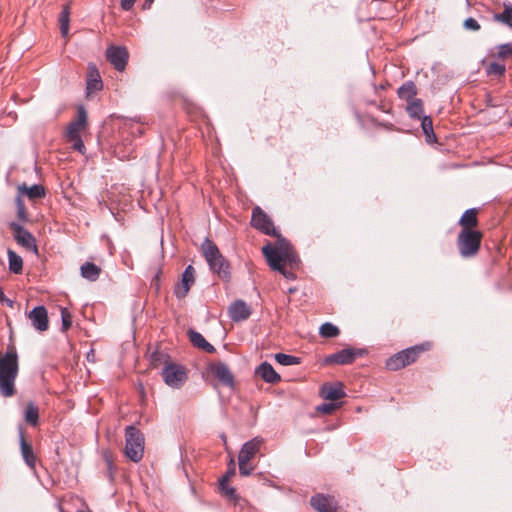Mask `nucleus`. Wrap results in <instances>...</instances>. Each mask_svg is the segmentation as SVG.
<instances>
[{
  "mask_svg": "<svg viewBox=\"0 0 512 512\" xmlns=\"http://www.w3.org/2000/svg\"><path fill=\"white\" fill-rule=\"evenodd\" d=\"M228 313L234 322H240L249 318L251 309L244 301L236 300L230 305Z\"/></svg>",
  "mask_w": 512,
  "mask_h": 512,
  "instance_id": "nucleus-17",
  "label": "nucleus"
},
{
  "mask_svg": "<svg viewBox=\"0 0 512 512\" xmlns=\"http://www.w3.org/2000/svg\"><path fill=\"white\" fill-rule=\"evenodd\" d=\"M209 371L213 374L222 384L233 387L234 386V376L230 371L227 364L223 362H214L209 366Z\"/></svg>",
  "mask_w": 512,
  "mask_h": 512,
  "instance_id": "nucleus-12",
  "label": "nucleus"
},
{
  "mask_svg": "<svg viewBox=\"0 0 512 512\" xmlns=\"http://www.w3.org/2000/svg\"><path fill=\"white\" fill-rule=\"evenodd\" d=\"M20 450L27 466L31 469H35L37 457L33 452L32 445L26 441L22 430H20Z\"/></svg>",
  "mask_w": 512,
  "mask_h": 512,
  "instance_id": "nucleus-19",
  "label": "nucleus"
},
{
  "mask_svg": "<svg viewBox=\"0 0 512 512\" xmlns=\"http://www.w3.org/2000/svg\"><path fill=\"white\" fill-rule=\"evenodd\" d=\"M101 271V268L92 262H85L80 267L81 276L89 281H96L99 278Z\"/></svg>",
  "mask_w": 512,
  "mask_h": 512,
  "instance_id": "nucleus-26",
  "label": "nucleus"
},
{
  "mask_svg": "<svg viewBox=\"0 0 512 512\" xmlns=\"http://www.w3.org/2000/svg\"><path fill=\"white\" fill-rule=\"evenodd\" d=\"M417 94V88L415 84L411 81L405 82L399 89H398V96L405 100L406 102L412 101L415 98Z\"/></svg>",
  "mask_w": 512,
  "mask_h": 512,
  "instance_id": "nucleus-27",
  "label": "nucleus"
},
{
  "mask_svg": "<svg viewBox=\"0 0 512 512\" xmlns=\"http://www.w3.org/2000/svg\"><path fill=\"white\" fill-rule=\"evenodd\" d=\"M431 348L430 343H423L402 350L386 361V367L391 371L400 370L414 362L419 358L420 354Z\"/></svg>",
  "mask_w": 512,
  "mask_h": 512,
  "instance_id": "nucleus-4",
  "label": "nucleus"
},
{
  "mask_svg": "<svg viewBox=\"0 0 512 512\" xmlns=\"http://www.w3.org/2000/svg\"><path fill=\"white\" fill-rule=\"evenodd\" d=\"M136 0H121V7L124 10H129L132 8Z\"/></svg>",
  "mask_w": 512,
  "mask_h": 512,
  "instance_id": "nucleus-46",
  "label": "nucleus"
},
{
  "mask_svg": "<svg viewBox=\"0 0 512 512\" xmlns=\"http://www.w3.org/2000/svg\"><path fill=\"white\" fill-rule=\"evenodd\" d=\"M483 234L481 231L460 230L456 245L463 258L475 257L481 247Z\"/></svg>",
  "mask_w": 512,
  "mask_h": 512,
  "instance_id": "nucleus-5",
  "label": "nucleus"
},
{
  "mask_svg": "<svg viewBox=\"0 0 512 512\" xmlns=\"http://www.w3.org/2000/svg\"><path fill=\"white\" fill-rule=\"evenodd\" d=\"M125 455L133 462H139L144 454V436L139 429L130 425L125 429Z\"/></svg>",
  "mask_w": 512,
  "mask_h": 512,
  "instance_id": "nucleus-6",
  "label": "nucleus"
},
{
  "mask_svg": "<svg viewBox=\"0 0 512 512\" xmlns=\"http://www.w3.org/2000/svg\"><path fill=\"white\" fill-rule=\"evenodd\" d=\"M263 444L264 440L261 437H255L252 440L246 442L239 452L238 459L251 461L260 451Z\"/></svg>",
  "mask_w": 512,
  "mask_h": 512,
  "instance_id": "nucleus-16",
  "label": "nucleus"
},
{
  "mask_svg": "<svg viewBox=\"0 0 512 512\" xmlns=\"http://www.w3.org/2000/svg\"><path fill=\"white\" fill-rule=\"evenodd\" d=\"M235 474V468L229 469L220 480L221 489H225V484L229 482L230 478Z\"/></svg>",
  "mask_w": 512,
  "mask_h": 512,
  "instance_id": "nucleus-45",
  "label": "nucleus"
},
{
  "mask_svg": "<svg viewBox=\"0 0 512 512\" xmlns=\"http://www.w3.org/2000/svg\"><path fill=\"white\" fill-rule=\"evenodd\" d=\"M406 110L410 117L415 119H421L424 111L422 100L416 98L412 101L407 102Z\"/></svg>",
  "mask_w": 512,
  "mask_h": 512,
  "instance_id": "nucleus-29",
  "label": "nucleus"
},
{
  "mask_svg": "<svg viewBox=\"0 0 512 512\" xmlns=\"http://www.w3.org/2000/svg\"><path fill=\"white\" fill-rule=\"evenodd\" d=\"M87 129V112L83 106L77 109V118L75 121L67 125L65 137L68 142L72 143L75 150L84 153L85 146L82 141V134Z\"/></svg>",
  "mask_w": 512,
  "mask_h": 512,
  "instance_id": "nucleus-3",
  "label": "nucleus"
},
{
  "mask_svg": "<svg viewBox=\"0 0 512 512\" xmlns=\"http://www.w3.org/2000/svg\"><path fill=\"white\" fill-rule=\"evenodd\" d=\"M19 372L18 354L14 345H9L4 355L0 356V393L11 397L16 393L15 380Z\"/></svg>",
  "mask_w": 512,
  "mask_h": 512,
  "instance_id": "nucleus-2",
  "label": "nucleus"
},
{
  "mask_svg": "<svg viewBox=\"0 0 512 512\" xmlns=\"http://www.w3.org/2000/svg\"><path fill=\"white\" fill-rule=\"evenodd\" d=\"M188 336L191 341V343L202 350H204L207 353H213L215 352V348L212 344L206 341V339L200 334L199 332H196L194 330L188 331Z\"/></svg>",
  "mask_w": 512,
  "mask_h": 512,
  "instance_id": "nucleus-25",
  "label": "nucleus"
},
{
  "mask_svg": "<svg viewBox=\"0 0 512 512\" xmlns=\"http://www.w3.org/2000/svg\"><path fill=\"white\" fill-rule=\"evenodd\" d=\"M497 55L501 59H507L512 57V45L511 44H503L498 47Z\"/></svg>",
  "mask_w": 512,
  "mask_h": 512,
  "instance_id": "nucleus-41",
  "label": "nucleus"
},
{
  "mask_svg": "<svg viewBox=\"0 0 512 512\" xmlns=\"http://www.w3.org/2000/svg\"><path fill=\"white\" fill-rule=\"evenodd\" d=\"M364 354L363 350H357L354 348H346L337 353L329 355L326 358V363H334L339 365H347L351 364L355 361L358 356H362Z\"/></svg>",
  "mask_w": 512,
  "mask_h": 512,
  "instance_id": "nucleus-11",
  "label": "nucleus"
},
{
  "mask_svg": "<svg viewBox=\"0 0 512 512\" xmlns=\"http://www.w3.org/2000/svg\"><path fill=\"white\" fill-rule=\"evenodd\" d=\"M210 269L216 273L221 279L225 281H229L231 278L230 275V266L227 260L222 256V261L215 260L209 264Z\"/></svg>",
  "mask_w": 512,
  "mask_h": 512,
  "instance_id": "nucleus-24",
  "label": "nucleus"
},
{
  "mask_svg": "<svg viewBox=\"0 0 512 512\" xmlns=\"http://www.w3.org/2000/svg\"><path fill=\"white\" fill-rule=\"evenodd\" d=\"M154 0H145V6H150Z\"/></svg>",
  "mask_w": 512,
  "mask_h": 512,
  "instance_id": "nucleus-50",
  "label": "nucleus"
},
{
  "mask_svg": "<svg viewBox=\"0 0 512 512\" xmlns=\"http://www.w3.org/2000/svg\"><path fill=\"white\" fill-rule=\"evenodd\" d=\"M29 319L35 329L40 332L48 329V313L44 306H37L29 313Z\"/></svg>",
  "mask_w": 512,
  "mask_h": 512,
  "instance_id": "nucleus-15",
  "label": "nucleus"
},
{
  "mask_svg": "<svg viewBox=\"0 0 512 512\" xmlns=\"http://www.w3.org/2000/svg\"><path fill=\"white\" fill-rule=\"evenodd\" d=\"M275 360L278 364L283 366H292L300 364V358L284 353H277L275 355Z\"/></svg>",
  "mask_w": 512,
  "mask_h": 512,
  "instance_id": "nucleus-33",
  "label": "nucleus"
},
{
  "mask_svg": "<svg viewBox=\"0 0 512 512\" xmlns=\"http://www.w3.org/2000/svg\"><path fill=\"white\" fill-rule=\"evenodd\" d=\"M10 229L12 230L14 239L18 244L27 250L35 253L38 252L35 237L28 230L15 222L10 223Z\"/></svg>",
  "mask_w": 512,
  "mask_h": 512,
  "instance_id": "nucleus-8",
  "label": "nucleus"
},
{
  "mask_svg": "<svg viewBox=\"0 0 512 512\" xmlns=\"http://www.w3.org/2000/svg\"><path fill=\"white\" fill-rule=\"evenodd\" d=\"M340 405H341L340 403L339 404H337V403H324L322 405H319L316 408V410L319 413H322V414H325V415H330L335 410H337L340 407Z\"/></svg>",
  "mask_w": 512,
  "mask_h": 512,
  "instance_id": "nucleus-38",
  "label": "nucleus"
},
{
  "mask_svg": "<svg viewBox=\"0 0 512 512\" xmlns=\"http://www.w3.org/2000/svg\"><path fill=\"white\" fill-rule=\"evenodd\" d=\"M24 419L29 425L33 427L38 425L39 409L34 403L29 402L26 405L24 410Z\"/></svg>",
  "mask_w": 512,
  "mask_h": 512,
  "instance_id": "nucleus-28",
  "label": "nucleus"
},
{
  "mask_svg": "<svg viewBox=\"0 0 512 512\" xmlns=\"http://www.w3.org/2000/svg\"><path fill=\"white\" fill-rule=\"evenodd\" d=\"M59 29L60 32H68L69 31V23H70V9L68 6H64L60 15H59Z\"/></svg>",
  "mask_w": 512,
  "mask_h": 512,
  "instance_id": "nucleus-35",
  "label": "nucleus"
},
{
  "mask_svg": "<svg viewBox=\"0 0 512 512\" xmlns=\"http://www.w3.org/2000/svg\"><path fill=\"white\" fill-rule=\"evenodd\" d=\"M319 333L324 338H333L340 334V330L337 326L327 322L321 325Z\"/></svg>",
  "mask_w": 512,
  "mask_h": 512,
  "instance_id": "nucleus-34",
  "label": "nucleus"
},
{
  "mask_svg": "<svg viewBox=\"0 0 512 512\" xmlns=\"http://www.w3.org/2000/svg\"><path fill=\"white\" fill-rule=\"evenodd\" d=\"M478 210L475 208L466 210L459 219V225L461 230L466 231H478L476 228L478 226Z\"/></svg>",
  "mask_w": 512,
  "mask_h": 512,
  "instance_id": "nucleus-20",
  "label": "nucleus"
},
{
  "mask_svg": "<svg viewBox=\"0 0 512 512\" xmlns=\"http://www.w3.org/2000/svg\"><path fill=\"white\" fill-rule=\"evenodd\" d=\"M421 126L427 141L430 143L436 141L431 117L424 116L422 118Z\"/></svg>",
  "mask_w": 512,
  "mask_h": 512,
  "instance_id": "nucleus-32",
  "label": "nucleus"
},
{
  "mask_svg": "<svg viewBox=\"0 0 512 512\" xmlns=\"http://www.w3.org/2000/svg\"><path fill=\"white\" fill-rule=\"evenodd\" d=\"M489 75L502 76L505 73V66L498 63H490L487 68Z\"/></svg>",
  "mask_w": 512,
  "mask_h": 512,
  "instance_id": "nucleus-40",
  "label": "nucleus"
},
{
  "mask_svg": "<svg viewBox=\"0 0 512 512\" xmlns=\"http://www.w3.org/2000/svg\"><path fill=\"white\" fill-rule=\"evenodd\" d=\"M194 283L195 269L192 265H188L182 274L181 281L175 286V296L179 299L185 298Z\"/></svg>",
  "mask_w": 512,
  "mask_h": 512,
  "instance_id": "nucleus-10",
  "label": "nucleus"
},
{
  "mask_svg": "<svg viewBox=\"0 0 512 512\" xmlns=\"http://www.w3.org/2000/svg\"><path fill=\"white\" fill-rule=\"evenodd\" d=\"M239 472L242 476H249L254 470V466L250 464V461L238 459Z\"/></svg>",
  "mask_w": 512,
  "mask_h": 512,
  "instance_id": "nucleus-39",
  "label": "nucleus"
},
{
  "mask_svg": "<svg viewBox=\"0 0 512 512\" xmlns=\"http://www.w3.org/2000/svg\"><path fill=\"white\" fill-rule=\"evenodd\" d=\"M495 20L506 24L508 27L512 28V4H504V10L501 13L495 14Z\"/></svg>",
  "mask_w": 512,
  "mask_h": 512,
  "instance_id": "nucleus-31",
  "label": "nucleus"
},
{
  "mask_svg": "<svg viewBox=\"0 0 512 512\" xmlns=\"http://www.w3.org/2000/svg\"><path fill=\"white\" fill-rule=\"evenodd\" d=\"M311 506L318 512H336L337 503L333 497L316 494L311 497Z\"/></svg>",
  "mask_w": 512,
  "mask_h": 512,
  "instance_id": "nucleus-14",
  "label": "nucleus"
},
{
  "mask_svg": "<svg viewBox=\"0 0 512 512\" xmlns=\"http://www.w3.org/2000/svg\"><path fill=\"white\" fill-rule=\"evenodd\" d=\"M106 57L118 71H124L129 58V53L125 47L110 46L106 51Z\"/></svg>",
  "mask_w": 512,
  "mask_h": 512,
  "instance_id": "nucleus-9",
  "label": "nucleus"
},
{
  "mask_svg": "<svg viewBox=\"0 0 512 512\" xmlns=\"http://www.w3.org/2000/svg\"><path fill=\"white\" fill-rule=\"evenodd\" d=\"M164 382L172 388H180L187 380L186 369L177 364H166L162 370Z\"/></svg>",
  "mask_w": 512,
  "mask_h": 512,
  "instance_id": "nucleus-7",
  "label": "nucleus"
},
{
  "mask_svg": "<svg viewBox=\"0 0 512 512\" xmlns=\"http://www.w3.org/2000/svg\"><path fill=\"white\" fill-rule=\"evenodd\" d=\"M8 258H9L10 271L15 274L22 273V270H23L22 258L12 250H8Z\"/></svg>",
  "mask_w": 512,
  "mask_h": 512,
  "instance_id": "nucleus-30",
  "label": "nucleus"
},
{
  "mask_svg": "<svg viewBox=\"0 0 512 512\" xmlns=\"http://www.w3.org/2000/svg\"><path fill=\"white\" fill-rule=\"evenodd\" d=\"M162 357V355L160 353H154L152 355V364L154 366H157L158 365V361H160V358Z\"/></svg>",
  "mask_w": 512,
  "mask_h": 512,
  "instance_id": "nucleus-48",
  "label": "nucleus"
},
{
  "mask_svg": "<svg viewBox=\"0 0 512 512\" xmlns=\"http://www.w3.org/2000/svg\"><path fill=\"white\" fill-rule=\"evenodd\" d=\"M102 455L107 466L109 477L112 479L113 470L115 468L113 464V455L110 451H104Z\"/></svg>",
  "mask_w": 512,
  "mask_h": 512,
  "instance_id": "nucleus-42",
  "label": "nucleus"
},
{
  "mask_svg": "<svg viewBox=\"0 0 512 512\" xmlns=\"http://www.w3.org/2000/svg\"><path fill=\"white\" fill-rule=\"evenodd\" d=\"M103 87L100 73L97 66L94 63H89L87 66V80L86 90L87 95H91L97 91H100Z\"/></svg>",
  "mask_w": 512,
  "mask_h": 512,
  "instance_id": "nucleus-13",
  "label": "nucleus"
},
{
  "mask_svg": "<svg viewBox=\"0 0 512 512\" xmlns=\"http://www.w3.org/2000/svg\"><path fill=\"white\" fill-rule=\"evenodd\" d=\"M102 455L107 466L109 477L112 479L113 470L115 468L113 464V455L110 451H104Z\"/></svg>",
  "mask_w": 512,
  "mask_h": 512,
  "instance_id": "nucleus-43",
  "label": "nucleus"
},
{
  "mask_svg": "<svg viewBox=\"0 0 512 512\" xmlns=\"http://www.w3.org/2000/svg\"><path fill=\"white\" fill-rule=\"evenodd\" d=\"M16 209H17V217L21 221H27L28 220V213L24 204V200L21 196H17L15 199Z\"/></svg>",
  "mask_w": 512,
  "mask_h": 512,
  "instance_id": "nucleus-36",
  "label": "nucleus"
},
{
  "mask_svg": "<svg viewBox=\"0 0 512 512\" xmlns=\"http://www.w3.org/2000/svg\"><path fill=\"white\" fill-rule=\"evenodd\" d=\"M322 398L330 401H336L343 398L346 394L341 383H325L320 389Z\"/></svg>",
  "mask_w": 512,
  "mask_h": 512,
  "instance_id": "nucleus-18",
  "label": "nucleus"
},
{
  "mask_svg": "<svg viewBox=\"0 0 512 512\" xmlns=\"http://www.w3.org/2000/svg\"><path fill=\"white\" fill-rule=\"evenodd\" d=\"M257 374L268 383H277L281 380L280 375L274 370L271 364L264 362L258 369Z\"/></svg>",
  "mask_w": 512,
  "mask_h": 512,
  "instance_id": "nucleus-22",
  "label": "nucleus"
},
{
  "mask_svg": "<svg viewBox=\"0 0 512 512\" xmlns=\"http://www.w3.org/2000/svg\"><path fill=\"white\" fill-rule=\"evenodd\" d=\"M202 252L203 255L208 262V264L212 263L215 260L222 261V254L219 251L218 247L209 239H206L202 244Z\"/></svg>",
  "mask_w": 512,
  "mask_h": 512,
  "instance_id": "nucleus-23",
  "label": "nucleus"
},
{
  "mask_svg": "<svg viewBox=\"0 0 512 512\" xmlns=\"http://www.w3.org/2000/svg\"><path fill=\"white\" fill-rule=\"evenodd\" d=\"M227 496L233 497L235 494V489L228 486V483L225 484V489H221Z\"/></svg>",
  "mask_w": 512,
  "mask_h": 512,
  "instance_id": "nucleus-47",
  "label": "nucleus"
},
{
  "mask_svg": "<svg viewBox=\"0 0 512 512\" xmlns=\"http://www.w3.org/2000/svg\"><path fill=\"white\" fill-rule=\"evenodd\" d=\"M19 196H27L30 200H36L39 198L45 197V188L42 185H32L27 186V184L23 183L18 186Z\"/></svg>",
  "mask_w": 512,
  "mask_h": 512,
  "instance_id": "nucleus-21",
  "label": "nucleus"
},
{
  "mask_svg": "<svg viewBox=\"0 0 512 512\" xmlns=\"http://www.w3.org/2000/svg\"><path fill=\"white\" fill-rule=\"evenodd\" d=\"M464 28L465 29H468V30H479L480 29V25L479 23L477 22V20H475L474 18H468L464 21Z\"/></svg>",
  "mask_w": 512,
  "mask_h": 512,
  "instance_id": "nucleus-44",
  "label": "nucleus"
},
{
  "mask_svg": "<svg viewBox=\"0 0 512 512\" xmlns=\"http://www.w3.org/2000/svg\"><path fill=\"white\" fill-rule=\"evenodd\" d=\"M251 225L258 231L278 239L276 247L267 244L262 247V253L271 269L280 272L287 279H294L295 274L287 270L286 267L295 268L299 263V258L290 244L281 238L272 219L259 206L252 210Z\"/></svg>",
  "mask_w": 512,
  "mask_h": 512,
  "instance_id": "nucleus-1",
  "label": "nucleus"
},
{
  "mask_svg": "<svg viewBox=\"0 0 512 512\" xmlns=\"http://www.w3.org/2000/svg\"><path fill=\"white\" fill-rule=\"evenodd\" d=\"M62 330L67 331L72 326V315L67 308H61Z\"/></svg>",
  "mask_w": 512,
  "mask_h": 512,
  "instance_id": "nucleus-37",
  "label": "nucleus"
},
{
  "mask_svg": "<svg viewBox=\"0 0 512 512\" xmlns=\"http://www.w3.org/2000/svg\"><path fill=\"white\" fill-rule=\"evenodd\" d=\"M4 298H5V295H4L3 291H2V289L0 288V300L3 301Z\"/></svg>",
  "mask_w": 512,
  "mask_h": 512,
  "instance_id": "nucleus-49",
  "label": "nucleus"
}]
</instances>
